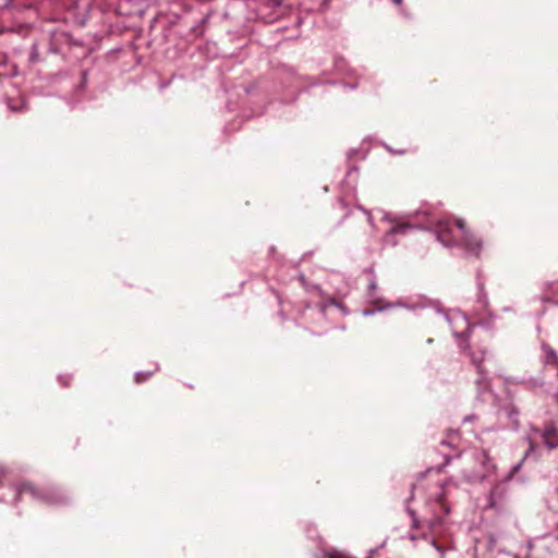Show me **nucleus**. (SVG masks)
<instances>
[{
    "label": "nucleus",
    "instance_id": "f03ea898",
    "mask_svg": "<svg viewBox=\"0 0 558 558\" xmlns=\"http://www.w3.org/2000/svg\"><path fill=\"white\" fill-rule=\"evenodd\" d=\"M543 438L547 447H558V429L554 427L546 428L543 433Z\"/></svg>",
    "mask_w": 558,
    "mask_h": 558
},
{
    "label": "nucleus",
    "instance_id": "f257e3e1",
    "mask_svg": "<svg viewBox=\"0 0 558 558\" xmlns=\"http://www.w3.org/2000/svg\"><path fill=\"white\" fill-rule=\"evenodd\" d=\"M456 230L458 231V235H454L453 239L450 238L452 232V228L448 226V223H440L438 229V239L444 244L448 245L451 243L463 242L466 247L472 252H477L481 248V242L476 239L474 234L469 232L463 222L459 220L456 226Z\"/></svg>",
    "mask_w": 558,
    "mask_h": 558
}]
</instances>
